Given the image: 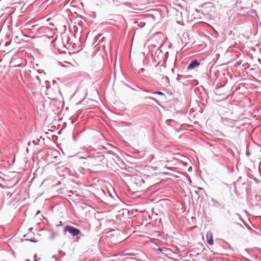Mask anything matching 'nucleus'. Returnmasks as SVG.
I'll use <instances>...</instances> for the list:
<instances>
[{
	"mask_svg": "<svg viewBox=\"0 0 261 261\" xmlns=\"http://www.w3.org/2000/svg\"><path fill=\"white\" fill-rule=\"evenodd\" d=\"M134 180V189L135 190L138 191L144 188V180L141 177H135Z\"/></svg>",
	"mask_w": 261,
	"mask_h": 261,
	"instance_id": "f257e3e1",
	"label": "nucleus"
},
{
	"mask_svg": "<svg viewBox=\"0 0 261 261\" xmlns=\"http://www.w3.org/2000/svg\"><path fill=\"white\" fill-rule=\"evenodd\" d=\"M64 231H68L73 236H77L80 233L79 229L69 225H67L64 227Z\"/></svg>",
	"mask_w": 261,
	"mask_h": 261,
	"instance_id": "f03ea898",
	"label": "nucleus"
},
{
	"mask_svg": "<svg viewBox=\"0 0 261 261\" xmlns=\"http://www.w3.org/2000/svg\"><path fill=\"white\" fill-rule=\"evenodd\" d=\"M206 242L208 244L212 245L214 244L213 236L212 232H207L206 235Z\"/></svg>",
	"mask_w": 261,
	"mask_h": 261,
	"instance_id": "7ed1b4c3",
	"label": "nucleus"
},
{
	"mask_svg": "<svg viewBox=\"0 0 261 261\" xmlns=\"http://www.w3.org/2000/svg\"><path fill=\"white\" fill-rule=\"evenodd\" d=\"M196 67V60H193L187 67V70H190Z\"/></svg>",
	"mask_w": 261,
	"mask_h": 261,
	"instance_id": "20e7f679",
	"label": "nucleus"
},
{
	"mask_svg": "<svg viewBox=\"0 0 261 261\" xmlns=\"http://www.w3.org/2000/svg\"><path fill=\"white\" fill-rule=\"evenodd\" d=\"M153 93L159 94V95H164V96L165 95V94L163 93H162L161 92H160V91L154 92Z\"/></svg>",
	"mask_w": 261,
	"mask_h": 261,
	"instance_id": "39448f33",
	"label": "nucleus"
},
{
	"mask_svg": "<svg viewBox=\"0 0 261 261\" xmlns=\"http://www.w3.org/2000/svg\"><path fill=\"white\" fill-rule=\"evenodd\" d=\"M30 241H31V242H37L36 241H34L33 240H30Z\"/></svg>",
	"mask_w": 261,
	"mask_h": 261,
	"instance_id": "423d86ee",
	"label": "nucleus"
},
{
	"mask_svg": "<svg viewBox=\"0 0 261 261\" xmlns=\"http://www.w3.org/2000/svg\"><path fill=\"white\" fill-rule=\"evenodd\" d=\"M142 71H144V68H141L140 69Z\"/></svg>",
	"mask_w": 261,
	"mask_h": 261,
	"instance_id": "0eeeda50",
	"label": "nucleus"
},
{
	"mask_svg": "<svg viewBox=\"0 0 261 261\" xmlns=\"http://www.w3.org/2000/svg\"><path fill=\"white\" fill-rule=\"evenodd\" d=\"M196 65H197V66L199 65V63L197 62Z\"/></svg>",
	"mask_w": 261,
	"mask_h": 261,
	"instance_id": "6e6552de",
	"label": "nucleus"
}]
</instances>
